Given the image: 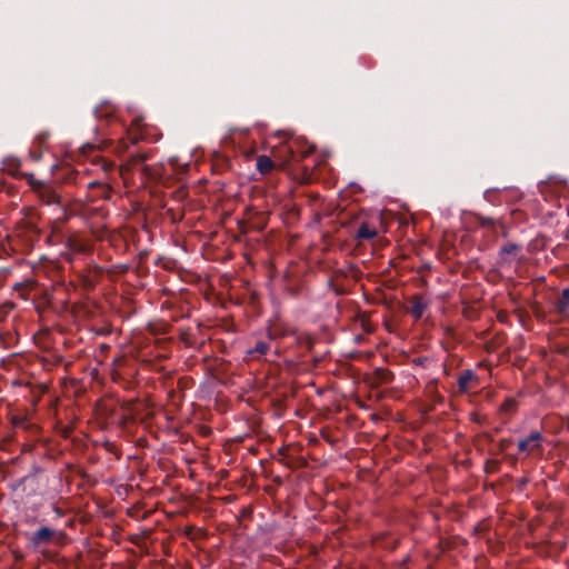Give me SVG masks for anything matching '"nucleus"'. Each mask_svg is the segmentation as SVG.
Returning <instances> with one entry per match:
<instances>
[{"label":"nucleus","mask_w":569,"mask_h":569,"mask_svg":"<svg viewBox=\"0 0 569 569\" xmlns=\"http://www.w3.org/2000/svg\"><path fill=\"white\" fill-rule=\"evenodd\" d=\"M28 183L43 204L56 206L60 211H64L60 187L37 180L32 174L29 176Z\"/></svg>","instance_id":"obj_1"},{"label":"nucleus","mask_w":569,"mask_h":569,"mask_svg":"<svg viewBox=\"0 0 569 569\" xmlns=\"http://www.w3.org/2000/svg\"><path fill=\"white\" fill-rule=\"evenodd\" d=\"M313 150L315 147L308 144L307 141L300 138H292L282 146L280 152L282 153L283 163H289L309 157Z\"/></svg>","instance_id":"obj_2"},{"label":"nucleus","mask_w":569,"mask_h":569,"mask_svg":"<svg viewBox=\"0 0 569 569\" xmlns=\"http://www.w3.org/2000/svg\"><path fill=\"white\" fill-rule=\"evenodd\" d=\"M103 274V268L97 263H89L80 273L79 280L82 288L91 291L100 282Z\"/></svg>","instance_id":"obj_3"},{"label":"nucleus","mask_w":569,"mask_h":569,"mask_svg":"<svg viewBox=\"0 0 569 569\" xmlns=\"http://www.w3.org/2000/svg\"><path fill=\"white\" fill-rule=\"evenodd\" d=\"M64 537L66 533L63 531L43 526L32 533L30 540L34 547H39L41 545H49L53 541L60 542Z\"/></svg>","instance_id":"obj_4"},{"label":"nucleus","mask_w":569,"mask_h":569,"mask_svg":"<svg viewBox=\"0 0 569 569\" xmlns=\"http://www.w3.org/2000/svg\"><path fill=\"white\" fill-rule=\"evenodd\" d=\"M543 440L545 437L540 431H531L529 436L519 440L518 450L526 453V456H529L536 451H541Z\"/></svg>","instance_id":"obj_5"},{"label":"nucleus","mask_w":569,"mask_h":569,"mask_svg":"<svg viewBox=\"0 0 569 569\" xmlns=\"http://www.w3.org/2000/svg\"><path fill=\"white\" fill-rule=\"evenodd\" d=\"M478 378L471 369L463 370L458 377V389L460 393H467L472 389V382Z\"/></svg>","instance_id":"obj_6"},{"label":"nucleus","mask_w":569,"mask_h":569,"mask_svg":"<svg viewBox=\"0 0 569 569\" xmlns=\"http://www.w3.org/2000/svg\"><path fill=\"white\" fill-rule=\"evenodd\" d=\"M427 307H428L427 301L421 296L415 295L410 299L409 313L411 315L412 318H415L416 320H419L422 318Z\"/></svg>","instance_id":"obj_7"},{"label":"nucleus","mask_w":569,"mask_h":569,"mask_svg":"<svg viewBox=\"0 0 569 569\" xmlns=\"http://www.w3.org/2000/svg\"><path fill=\"white\" fill-rule=\"evenodd\" d=\"M87 187L92 192L96 191V189H101V193L100 194H92L90 197V201H94L97 199H107L109 197V194H110V187L104 181L96 179V180H92V181L88 182Z\"/></svg>","instance_id":"obj_8"},{"label":"nucleus","mask_w":569,"mask_h":569,"mask_svg":"<svg viewBox=\"0 0 569 569\" xmlns=\"http://www.w3.org/2000/svg\"><path fill=\"white\" fill-rule=\"evenodd\" d=\"M378 231L375 227H370L368 223L362 222L356 232V238L359 240H371L376 238Z\"/></svg>","instance_id":"obj_9"},{"label":"nucleus","mask_w":569,"mask_h":569,"mask_svg":"<svg viewBox=\"0 0 569 569\" xmlns=\"http://www.w3.org/2000/svg\"><path fill=\"white\" fill-rule=\"evenodd\" d=\"M373 377L378 385L391 383L395 379L393 372L386 368L375 369Z\"/></svg>","instance_id":"obj_10"},{"label":"nucleus","mask_w":569,"mask_h":569,"mask_svg":"<svg viewBox=\"0 0 569 569\" xmlns=\"http://www.w3.org/2000/svg\"><path fill=\"white\" fill-rule=\"evenodd\" d=\"M556 309L559 313H566L569 309V287L565 288L556 301Z\"/></svg>","instance_id":"obj_11"},{"label":"nucleus","mask_w":569,"mask_h":569,"mask_svg":"<svg viewBox=\"0 0 569 569\" xmlns=\"http://www.w3.org/2000/svg\"><path fill=\"white\" fill-rule=\"evenodd\" d=\"M273 169V161L268 156H259L257 158V170L260 173H269Z\"/></svg>","instance_id":"obj_12"},{"label":"nucleus","mask_w":569,"mask_h":569,"mask_svg":"<svg viewBox=\"0 0 569 569\" xmlns=\"http://www.w3.org/2000/svg\"><path fill=\"white\" fill-rule=\"evenodd\" d=\"M269 348H270V346L268 342L260 340V341L256 342V345L252 349H249L247 351V355L250 356L251 358H256V357L266 355L268 352Z\"/></svg>","instance_id":"obj_13"},{"label":"nucleus","mask_w":569,"mask_h":569,"mask_svg":"<svg viewBox=\"0 0 569 569\" xmlns=\"http://www.w3.org/2000/svg\"><path fill=\"white\" fill-rule=\"evenodd\" d=\"M297 342L299 346L310 351L315 345V338L309 333H301L297 337Z\"/></svg>","instance_id":"obj_14"},{"label":"nucleus","mask_w":569,"mask_h":569,"mask_svg":"<svg viewBox=\"0 0 569 569\" xmlns=\"http://www.w3.org/2000/svg\"><path fill=\"white\" fill-rule=\"evenodd\" d=\"M521 250V247L517 243H513V242H507L506 244H503L500 249V256L502 259H505L503 256L506 254H511V253H515L517 251H520Z\"/></svg>","instance_id":"obj_15"},{"label":"nucleus","mask_w":569,"mask_h":569,"mask_svg":"<svg viewBox=\"0 0 569 569\" xmlns=\"http://www.w3.org/2000/svg\"><path fill=\"white\" fill-rule=\"evenodd\" d=\"M410 362L413 366L427 368L428 365L431 362L429 357L422 356V357H416L410 360Z\"/></svg>","instance_id":"obj_16"},{"label":"nucleus","mask_w":569,"mask_h":569,"mask_svg":"<svg viewBox=\"0 0 569 569\" xmlns=\"http://www.w3.org/2000/svg\"><path fill=\"white\" fill-rule=\"evenodd\" d=\"M33 478V476L30 473V475H27L24 477H21L19 478L18 480H16V482L12 485V489L13 490H18L20 489L27 481L31 480Z\"/></svg>","instance_id":"obj_17"},{"label":"nucleus","mask_w":569,"mask_h":569,"mask_svg":"<svg viewBox=\"0 0 569 569\" xmlns=\"http://www.w3.org/2000/svg\"><path fill=\"white\" fill-rule=\"evenodd\" d=\"M180 338L187 347H192V342L189 340V329H180Z\"/></svg>","instance_id":"obj_18"},{"label":"nucleus","mask_w":569,"mask_h":569,"mask_svg":"<svg viewBox=\"0 0 569 569\" xmlns=\"http://www.w3.org/2000/svg\"><path fill=\"white\" fill-rule=\"evenodd\" d=\"M101 168L104 172H110L116 168V164L111 161L102 160Z\"/></svg>","instance_id":"obj_19"},{"label":"nucleus","mask_w":569,"mask_h":569,"mask_svg":"<svg viewBox=\"0 0 569 569\" xmlns=\"http://www.w3.org/2000/svg\"><path fill=\"white\" fill-rule=\"evenodd\" d=\"M510 442H511V440H509V439H501L499 441V450L505 451Z\"/></svg>","instance_id":"obj_20"},{"label":"nucleus","mask_w":569,"mask_h":569,"mask_svg":"<svg viewBox=\"0 0 569 569\" xmlns=\"http://www.w3.org/2000/svg\"><path fill=\"white\" fill-rule=\"evenodd\" d=\"M481 224L483 227H492L493 226V219L492 218H482Z\"/></svg>","instance_id":"obj_21"},{"label":"nucleus","mask_w":569,"mask_h":569,"mask_svg":"<svg viewBox=\"0 0 569 569\" xmlns=\"http://www.w3.org/2000/svg\"><path fill=\"white\" fill-rule=\"evenodd\" d=\"M516 406V400L509 399L505 402L503 407L506 410L512 409Z\"/></svg>","instance_id":"obj_22"},{"label":"nucleus","mask_w":569,"mask_h":569,"mask_svg":"<svg viewBox=\"0 0 569 569\" xmlns=\"http://www.w3.org/2000/svg\"><path fill=\"white\" fill-rule=\"evenodd\" d=\"M30 229V231L36 236V237H39L40 236V230L34 226V224H29L28 227Z\"/></svg>","instance_id":"obj_23"},{"label":"nucleus","mask_w":569,"mask_h":569,"mask_svg":"<svg viewBox=\"0 0 569 569\" xmlns=\"http://www.w3.org/2000/svg\"><path fill=\"white\" fill-rule=\"evenodd\" d=\"M47 138H48V136H47V134H44V133H43V134H39V136L37 137V141H38L40 144H43V143L46 142Z\"/></svg>","instance_id":"obj_24"},{"label":"nucleus","mask_w":569,"mask_h":569,"mask_svg":"<svg viewBox=\"0 0 569 569\" xmlns=\"http://www.w3.org/2000/svg\"><path fill=\"white\" fill-rule=\"evenodd\" d=\"M104 448H106L108 451L112 452V451H113V449H114V445H113L112 442L107 441V442L104 443Z\"/></svg>","instance_id":"obj_25"},{"label":"nucleus","mask_w":569,"mask_h":569,"mask_svg":"<svg viewBox=\"0 0 569 569\" xmlns=\"http://www.w3.org/2000/svg\"><path fill=\"white\" fill-rule=\"evenodd\" d=\"M274 331H276V335H278V336H286L287 335V332H284V331H279L278 328H274Z\"/></svg>","instance_id":"obj_26"},{"label":"nucleus","mask_w":569,"mask_h":569,"mask_svg":"<svg viewBox=\"0 0 569 569\" xmlns=\"http://www.w3.org/2000/svg\"><path fill=\"white\" fill-rule=\"evenodd\" d=\"M139 159H140V161H141V162H143V161H146V160H147V156L141 154V156H139Z\"/></svg>","instance_id":"obj_27"},{"label":"nucleus","mask_w":569,"mask_h":569,"mask_svg":"<svg viewBox=\"0 0 569 569\" xmlns=\"http://www.w3.org/2000/svg\"><path fill=\"white\" fill-rule=\"evenodd\" d=\"M483 436H485L488 440H490V441L492 440V437H491L489 433H485Z\"/></svg>","instance_id":"obj_28"},{"label":"nucleus","mask_w":569,"mask_h":569,"mask_svg":"<svg viewBox=\"0 0 569 569\" xmlns=\"http://www.w3.org/2000/svg\"><path fill=\"white\" fill-rule=\"evenodd\" d=\"M101 193V189H96V191H93V194H100Z\"/></svg>","instance_id":"obj_29"},{"label":"nucleus","mask_w":569,"mask_h":569,"mask_svg":"<svg viewBox=\"0 0 569 569\" xmlns=\"http://www.w3.org/2000/svg\"><path fill=\"white\" fill-rule=\"evenodd\" d=\"M56 511H57V513H58L59 516H61V512H60V510H59L58 508L56 509Z\"/></svg>","instance_id":"obj_30"}]
</instances>
